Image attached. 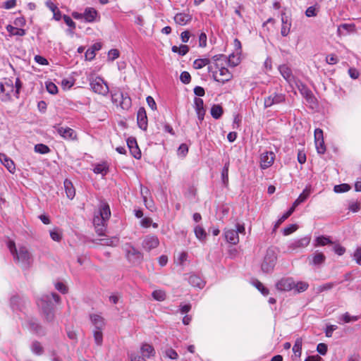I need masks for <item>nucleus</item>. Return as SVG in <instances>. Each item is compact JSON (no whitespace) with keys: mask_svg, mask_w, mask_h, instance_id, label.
Returning a JSON list of instances; mask_svg holds the SVG:
<instances>
[{"mask_svg":"<svg viewBox=\"0 0 361 361\" xmlns=\"http://www.w3.org/2000/svg\"><path fill=\"white\" fill-rule=\"evenodd\" d=\"M8 248L12 254L14 261L23 269H28L33 262V257L29 249L23 245L17 247L15 243L9 240L7 244Z\"/></svg>","mask_w":361,"mask_h":361,"instance_id":"obj_1","label":"nucleus"},{"mask_svg":"<svg viewBox=\"0 0 361 361\" xmlns=\"http://www.w3.org/2000/svg\"><path fill=\"white\" fill-rule=\"evenodd\" d=\"M52 300H54L56 303H59L60 297L55 293H51L42 295L37 302V305L42 310L44 319L48 322H51L54 319V303L52 302Z\"/></svg>","mask_w":361,"mask_h":361,"instance_id":"obj_2","label":"nucleus"},{"mask_svg":"<svg viewBox=\"0 0 361 361\" xmlns=\"http://www.w3.org/2000/svg\"><path fill=\"white\" fill-rule=\"evenodd\" d=\"M88 80L90 88L94 93L102 96H106L109 94V85L101 76L90 75Z\"/></svg>","mask_w":361,"mask_h":361,"instance_id":"obj_3","label":"nucleus"},{"mask_svg":"<svg viewBox=\"0 0 361 361\" xmlns=\"http://www.w3.org/2000/svg\"><path fill=\"white\" fill-rule=\"evenodd\" d=\"M310 190L306 188L303 190L302 192L298 196V197L293 202L292 207L283 214L276 221L275 227H277L282 224L286 219H287L295 211V208L301 203L304 202L310 196Z\"/></svg>","mask_w":361,"mask_h":361,"instance_id":"obj_4","label":"nucleus"},{"mask_svg":"<svg viewBox=\"0 0 361 361\" xmlns=\"http://www.w3.org/2000/svg\"><path fill=\"white\" fill-rule=\"evenodd\" d=\"M239 233L245 234V228L243 224H237L235 229L230 228L224 231V236L226 241L233 245H237L238 243Z\"/></svg>","mask_w":361,"mask_h":361,"instance_id":"obj_5","label":"nucleus"},{"mask_svg":"<svg viewBox=\"0 0 361 361\" xmlns=\"http://www.w3.org/2000/svg\"><path fill=\"white\" fill-rule=\"evenodd\" d=\"M277 256L273 249L269 248L267 250L264 260L261 265V269L264 273H271L276 265Z\"/></svg>","mask_w":361,"mask_h":361,"instance_id":"obj_6","label":"nucleus"},{"mask_svg":"<svg viewBox=\"0 0 361 361\" xmlns=\"http://www.w3.org/2000/svg\"><path fill=\"white\" fill-rule=\"evenodd\" d=\"M14 92L13 82L11 79L4 78L0 81V99L9 101Z\"/></svg>","mask_w":361,"mask_h":361,"instance_id":"obj_7","label":"nucleus"},{"mask_svg":"<svg viewBox=\"0 0 361 361\" xmlns=\"http://www.w3.org/2000/svg\"><path fill=\"white\" fill-rule=\"evenodd\" d=\"M112 102L120 103V106L124 110H128L132 104L131 98L127 93L111 92Z\"/></svg>","mask_w":361,"mask_h":361,"instance_id":"obj_8","label":"nucleus"},{"mask_svg":"<svg viewBox=\"0 0 361 361\" xmlns=\"http://www.w3.org/2000/svg\"><path fill=\"white\" fill-rule=\"evenodd\" d=\"M216 68L219 69V77L217 75V72L213 73L214 79L222 84L231 80L233 78L232 73L228 68L222 66V64L216 63Z\"/></svg>","mask_w":361,"mask_h":361,"instance_id":"obj_9","label":"nucleus"},{"mask_svg":"<svg viewBox=\"0 0 361 361\" xmlns=\"http://www.w3.org/2000/svg\"><path fill=\"white\" fill-rule=\"evenodd\" d=\"M286 101V94L283 93L274 92L264 98V106L265 109L273 105L280 104Z\"/></svg>","mask_w":361,"mask_h":361,"instance_id":"obj_10","label":"nucleus"},{"mask_svg":"<svg viewBox=\"0 0 361 361\" xmlns=\"http://www.w3.org/2000/svg\"><path fill=\"white\" fill-rule=\"evenodd\" d=\"M326 256L322 252L316 250L314 253L307 257V262L310 266L320 268L326 262Z\"/></svg>","mask_w":361,"mask_h":361,"instance_id":"obj_11","label":"nucleus"},{"mask_svg":"<svg viewBox=\"0 0 361 361\" xmlns=\"http://www.w3.org/2000/svg\"><path fill=\"white\" fill-rule=\"evenodd\" d=\"M54 128L64 140L71 141L77 140V133L73 129L69 127H62L59 126H54Z\"/></svg>","mask_w":361,"mask_h":361,"instance_id":"obj_12","label":"nucleus"},{"mask_svg":"<svg viewBox=\"0 0 361 361\" xmlns=\"http://www.w3.org/2000/svg\"><path fill=\"white\" fill-rule=\"evenodd\" d=\"M93 224L95 228V231L99 235H104L106 229L107 220L104 219V217L99 216L98 214L94 215L93 218Z\"/></svg>","mask_w":361,"mask_h":361,"instance_id":"obj_13","label":"nucleus"},{"mask_svg":"<svg viewBox=\"0 0 361 361\" xmlns=\"http://www.w3.org/2000/svg\"><path fill=\"white\" fill-rule=\"evenodd\" d=\"M26 327L33 334L44 335V330L37 319L30 318L25 322Z\"/></svg>","mask_w":361,"mask_h":361,"instance_id":"obj_14","label":"nucleus"},{"mask_svg":"<svg viewBox=\"0 0 361 361\" xmlns=\"http://www.w3.org/2000/svg\"><path fill=\"white\" fill-rule=\"evenodd\" d=\"M159 240L156 235H147L142 240V247L146 251L149 252L158 247Z\"/></svg>","mask_w":361,"mask_h":361,"instance_id":"obj_15","label":"nucleus"},{"mask_svg":"<svg viewBox=\"0 0 361 361\" xmlns=\"http://www.w3.org/2000/svg\"><path fill=\"white\" fill-rule=\"evenodd\" d=\"M276 288L280 291H290L294 289V280L292 278H283L276 283Z\"/></svg>","mask_w":361,"mask_h":361,"instance_id":"obj_16","label":"nucleus"},{"mask_svg":"<svg viewBox=\"0 0 361 361\" xmlns=\"http://www.w3.org/2000/svg\"><path fill=\"white\" fill-rule=\"evenodd\" d=\"M310 235H306L300 239L295 240L289 243L288 247L289 250H294L299 248L306 247L310 243Z\"/></svg>","mask_w":361,"mask_h":361,"instance_id":"obj_17","label":"nucleus"},{"mask_svg":"<svg viewBox=\"0 0 361 361\" xmlns=\"http://www.w3.org/2000/svg\"><path fill=\"white\" fill-rule=\"evenodd\" d=\"M275 154L272 152H265L260 156V166L262 169L269 168L272 165Z\"/></svg>","mask_w":361,"mask_h":361,"instance_id":"obj_18","label":"nucleus"},{"mask_svg":"<svg viewBox=\"0 0 361 361\" xmlns=\"http://www.w3.org/2000/svg\"><path fill=\"white\" fill-rule=\"evenodd\" d=\"M137 123L138 127L146 130L148 125L147 113L144 107H140L137 113Z\"/></svg>","mask_w":361,"mask_h":361,"instance_id":"obj_19","label":"nucleus"},{"mask_svg":"<svg viewBox=\"0 0 361 361\" xmlns=\"http://www.w3.org/2000/svg\"><path fill=\"white\" fill-rule=\"evenodd\" d=\"M128 147L134 158L140 159L141 158V152L137 145L135 137H128L127 140Z\"/></svg>","mask_w":361,"mask_h":361,"instance_id":"obj_20","label":"nucleus"},{"mask_svg":"<svg viewBox=\"0 0 361 361\" xmlns=\"http://www.w3.org/2000/svg\"><path fill=\"white\" fill-rule=\"evenodd\" d=\"M278 69L282 77L288 84H291L293 82H294L295 77L293 75L290 68L288 67L286 64L280 65L278 67Z\"/></svg>","mask_w":361,"mask_h":361,"instance_id":"obj_21","label":"nucleus"},{"mask_svg":"<svg viewBox=\"0 0 361 361\" xmlns=\"http://www.w3.org/2000/svg\"><path fill=\"white\" fill-rule=\"evenodd\" d=\"M11 307L14 312L22 311L25 304V300L18 295L11 297L10 300Z\"/></svg>","mask_w":361,"mask_h":361,"instance_id":"obj_22","label":"nucleus"},{"mask_svg":"<svg viewBox=\"0 0 361 361\" xmlns=\"http://www.w3.org/2000/svg\"><path fill=\"white\" fill-rule=\"evenodd\" d=\"M126 255L128 259L133 262H140L143 258L142 254L133 246H130V249L127 250Z\"/></svg>","mask_w":361,"mask_h":361,"instance_id":"obj_23","label":"nucleus"},{"mask_svg":"<svg viewBox=\"0 0 361 361\" xmlns=\"http://www.w3.org/2000/svg\"><path fill=\"white\" fill-rule=\"evenodd\" d=\"M281 34L283 37H286L289 33L291 27V20L286 16L285 13L281 14Z\"/></svg>","mask_w":361,"mask_h":361,"instance_id":"obj_24","label":"nucleus"},{"mask_svg":"<svg viewBox=\"0 0 361 361\" xmlns=\"http://www.w3.org/2000/svg\"><path fill=\"white\" fill-rule=\"evenodd\" d=\"M175 23L178 25H185L192 20V16L189 13H178L173 18Z\"/></svg>","mask_w":361,"mask_h":361,"instance_id":"obj_25","label":"nucleus"},{"mask_svg":"<svg viewBox=\"0 0 361 361\" xmlns=\"http://www.w3.org/2000/svg\"><path fill=\"white\" fill-rule=\"evenodd\" d=\"M46 6L53 13V18L59 21L62 18V14L57 6L51 0H47L45 3Z\"/></svg>","mask_w":361,"mask_h":361,"instance_id":"obj_26","label":"nucleus"},{"mask_svg":"<svg viewBox=\"0 0 361 361\" xmlns=\"http://www.w3.org/2000/svg\"><path fill=\"white\" fill-rule=\"evenodd\" d=\"M98 16V12L92 7H87L84 11V19L87 23H93Z\"/></svg>","mask_w":361,"mask_h":361,"instance_id":"obj_27","label":"nucleus"},{"mask_svg":"<svg viewBox=\"0 0 361 361\" xmlns=\"http://www.w3.org/2000/svg\"><path fill=\"white\" fill-rule=\"evenodd\" d=\"M90 319L92 324L94 326V329H103L105 322L104 318L100 314H90Z\"/></svg>","mask_w":361,"mask_h":361,"instance_id":"obj_28","label":"nucleus"},{"mask_svg":"<svg viewBox=\"0 0 361 361\" xmlns=\"http://www.w3.org/2000/svg\"><path fill=\"white\" fill-rule=\"evenodd\" d=\"M119 243V238L117 236H113L111 238H104L98 239L97 244L105 246L116 247Z\"/></svg>","mask_w":361,"mask_h":361,"instance_id":"obj_29","label":"nucleus"},{"mask_svg":"<svg viewBox=\"0 0 361 361\" xmlns=\"http://www.w3.org/2000/svg\"><path fill=\"white\" fill-rule=\"evenodd\" d=\"M0 161L8 170L9 172L13 173L16 170L13 161L5 154L0 153Z\"/></svg>","mask_w":361,"mask_h":361,"instance_id":"obj_30","label":"nucleus"},{"mask_svg":"<svg viewBox=\"0 0 361 361\" xmlns=\"http://www.w3.org/2000/svg\"><path fill=\"white\" fill-rule=\"evenodd\" d=\"M63 186L67 197L73 200L75 195V190L72 182L68 179H66L63 182Z\"/></svg>","mask_w":361,"mask_h":361,"instance_id":"obj_31","label":"nucleus"},{"mask_svg":"<svg viewBox=\"0 0 361 361\" xmlns=\"http://www.w3.org/2000/svg\"><path fill=\"white\" fill-rule=\"evenodd\" d=\"M99 216L104 217L106 220H109L111 216V210L108 203L102 202L99 207Z\"/></svg>","mask_w":361,"mask_h":361,"instance_id":"obj_32","label":"nucleus"},{"mask_svg":"<svg viewBox=\"0 0 361 361\" xmlns=\"http://www.w3.org/2000/svg\"><path fill=\"white\" fill-rule=\"evenodd\" d=\"M189 283L199 288H202L204 286V281L197 275L192 274L188 278Z\"/></svg>","mask_w":361,"mask_h":361,"instance_id":"obj_33","label":"nucleus"},{"mask_svg":"<svg viewBox=\"0 0 361 361\" xmlns=\"http://www.w3.org/2000/svg\"><path fill=\"white\" fill-rule=\"evenodd\" d=\"M141 353L143 357L149 358L155 354V350L152 345L145 343L141 347Z\"/></svg>","mask_w":361,"mask_h":361,"instance_id":"obj_34","label":"nucleus"},{"mask_svg":"<svg viewBox=\"0 0 361 361\" xmlns=\"http://www.w3.org/2000/svg\"><path fill=\"white\" fill-rule=\"evenodd\" d=\"M329 244H333V242L329 237L325 235H320L317 237L314 240V246L322 247Z\"/></svg>","mask_w":361,"mask_h":361,"instance_id":"obj_35","label":"nucleus"},{"mask_svg":"<svg viewBox=\"0 0 361 361\" xmlns=\"http://www.w3.org/2000/svg\"><path fill=\"white\" fill-rule=\"evenodd\" d=\"M93 171L94 173L102 174L104 176L109 172V166L106 162L97 164L94 166Z\"/></svg>","mask_w":361,"mask_h":361,"instance_id":"obj_36","label":"nucleus"},{"mask_svg":"<svg viewBox=\"0 0 361 361\" xmlns=\"http://www.w3.org/2000/svg\"><path fill=\"white\" fill-rule=\"evenodd\" d=\"M194 233L196 238L200 241H204L207 238V233L204 228L200 225H197L194 228Z\"/></svg>","mask_w":361,"mask_h":361,"instance_id":"obj_37","label":"nucleus"},{"mask_svg":"<svg viewBox=\"0 0 361 361\" xmlns=\"http://www.w3.org/2000/svg\"><path fill=\"white\" fill-rule=\"evenodd\" d=\"M6 30L11 35L23 36L25 35V30L24 29L16 27L11 25L6 26Z\"/></svg>","mask_w":361,"mask_h":361,"instance_id":"obj_38","label":"nucleus"},{"mask_svg":"<svg viewBox=\"0 0 361 361\" xmlns=\"http://www.w3.org/2000/svg\"><path fill=\"white\" fill-rule=\"evenodd\" d=\"M296 86L300 93L305 98L312 94V92L307 87V86L302 82H296Z\"/></svg>","mask_w":361,"mask_h":361,"instance_id":"obj_39","label":"nucleus"},{"mask_svg":"<svg viewBox=\"0 0 361 361\" xmlns=\"http://www.w3.org/2000/svg\"><path fill=\"white\" fill-rule=\"evenodd\" d=\"M30 350L32 353L37 355H41L44 353V348L41 343L37 341H34L31 345Z\"/></svg>","mask_w":361,"mask_h":361,"instance_id":"obj_40","label":"nucleus"},{"mask_svg":"<svg viewBox=\"0 0 361 361\" xmlns=\"http://www.w3.org/2000/svg\"><path fill=\"white\" fill-rule=\"evenodd\" d=\"M212 116L215 119H219L223 114V109L219 104H214L210 111Z\"/></svg>","mask_w":361,"mask_h":361,"instance_id":"obj_41","label":"nucleus"},{"mask_svg":"<svg viewBox=\"0 0 361 361\" xmlns=\"http://www.w3.org/2000/svg\"><path fill=\"white\" fill-rule=\"evenodd\" d=\"M302 340L301 338H298L295 344L293 347V351L295 357H300L302 353Z\"/></svg>","mask_w":361,"mask_h":361,"instance_id":"obj_42","label":"nucleus"},{"mask_svg":"<svg viewBox=\"0 0 361 361\" xmlns=\"http://www.w3.org/2000/svg\"><path fill=\"white\" fill-rule=\"evenodd\" d=\"M309 288V283L305 281H294V290L297 293L305 292Z\"/></svg>","mask_w":361,"mask_h":361,"instance_id":"obj_43","label":"nucleus"},{"mask_svg":"<svg viewBox=\"0 0 361 361\" xmlns=\"http://www.w3.org/2000/svg\"><path fill=\"white\" fill-rule=\"evenodd\" d=\"M230 163L229 161H227L222 169L221 171V179L224 185H227L228 183V169H229Z\"/></svg>","mask_w":361,"mask_h":361,"instance_id":"obj_44","label":"nucleus"},{"mask_svg":"<svg viewBox=\"0 0 361 361\" xmlns=\"http://www.w3.org/2000/svg\"><path fill=\"white\" fill-rule=\"evenodd\" d=\"M171 51L178 53L180 56H185L189 51V47L187 45H180L179 47L173 46Z\"/></svg>","mask_w":361,"mask_h":361,"instance_id":"obj_45","label":"nucleus"},{"mask_svg":"<svg viewBox=\"0 0 361 361\" xmlns=\"http://www.w3.org/2000/svg\"><path fill=\"white\" fill-rule=\"evenodd\" d=\"M239 55L240 54H237V53H233L228 56V59L226 58V60L231 66L235 67L240 63V60Z\"/></svg>","mask_w":361,"mask_h":361,"instance_id":"obj_46","label":"nucleus"},{"mask_svg":"<svg viewBox=\"0 0 361 361\" xmlns=\"http://www.w3.org/2000/svg\"><path fill=\"white\" fill-rule=\"evenodd\" d=\"M210 63L209 59H197L193 62V67L195 69H201Z\"/></svg>","mask_w":361,"mask_h":361,"instance_id":"obj_47","label":"nucleus"},{"mask_svg":"<svg viewBox=\"0 0 361 361\" xmlns=\"http://www.w3.org/2000/svg\"><path fill=\"white\" fill-rule=\"evenodd\" d=\"M305 99L310 109H314L318 106L317 99L314 97L313 93L309 95L307 97H305Z\"/></svg>","mask_w":361,"mask_h":361,"instance_id":"obj_48","label":"nucleus"},{"mask_svg":"<svg viewBox=\"0 0 361 361\" xmlns=\"http://www.w3.org/2000/svg\"><path fill=\"white\" fill-rule=\"evenodd\" d=\"M152 296L157 301H164L166 299V293L162 290H155L152 292Z\"/></svg>","mask_w":361,"mask_h":361,"instance_id":"obj_49","label":"nucleus"},{"mask_svg":"<svg viewBox=\"0 0 361 361\" xmlns=\"http://www.w3.org/2000/svg\"><path fill=\"white\" fill-rule=\"evenodd\" d=\"M93 334L96 344L101 345L103 342L102 329H94Z\"/></svg>","mask_w":361,"mask_h":361,"instance_id":"obj_50","label":"nucleus"},{"mask_svg":"<svg viewBox=\"0 0 361 361\" xmlns=\"http://www.w3.org/2000/svg\"><path fill=\"white\" fill-rule=\"evenodd\" d=\"M51 238L56 242H59L62 238V232L59 228H54L50 231Z\"/></svg>","mask_w":361,"mask_h":361,"instance_id":"obj_51","label":"nucleus"},{"mask_svg":"<svg viewBox=\"0 0 361 361\" xmlns=\"http://www.w3.org/2000/svg\"><path fill=\"white\" fill-rule=\"evenodd\" d=\"M164 356L171 360H177L178 358L177 352L171 348L165 350Z\"/></svg>","mask_w":361,"mask_h":361,"instance_id":"obj_52","label":"nucleus"},{"mask_svg":"<svg viewBox=\"0 0 361 361\" xmlns=\"http://www.w3.org/2000/svg\"><path fill=\"white\" fill-rule=\"evenodd\" d=\"M35 151L37 153L45 154H47L50 149L48 146L44 144H37L35 146Z\"/></svg>","mask_w":361,"mask_h":361,"instance_id":"obj_53","label":"nucleus"},{"mask_svg":"<svg viewBox=\"0 0 361 361\" xmlns=\"http://www.w3.org/2000/svg\"><path fill=\"white\" fill-rule=\"evenodd\" d=\"M350 189L349 185L346 183H343L340 185H336L334 188V191L336 193L345 192L348 191Z\"/></svg>","mask_w":361,"mask_h":361,"instance_id":"obj_54","label":"nucleus"},{"mask_svg":"<svg viewBox=\"0 0 361 361\" xmlns=\"http://www.w3.org/2000/svg\"><path fill=\"white\" fill-rule=\"evenodd\" d=\"M317 151L319 154H323L326 152V146L324 140L314 141Z\"/></svg>","mask_w":361,"mask_h":361,"instance_id":"obj_55","label":"nucleus"},{"mask_svg":"<svg viewBox=\"0 0 361 361\" xmlns=\"http://www.w3.org/2000/svg\"><path fill=\"white\" fill-rule=\"evenodd\" d=\"M319 12V8L317 6H312L307 8L305 11V15L307 17H314L317 15Z\"/></svg>","mask_w":361,"mask_h":361,"instance_id":"obj_56","label":"nucleus"},{"mask_svg":"<svg viewBox=\"0 0 361 361\" xmlns=\"http://www.w3.org/2000/svg\"><path fill=\"white\" fill-rule=\"evenodd\" d=\"M336 283L334 282H329L324 284H322L317 287V293H322L326 290H331L335 286Z\"/></svg>","mask_w":361,"mask_h":361,"instance_id":"obj_57","label":"nucleus"},{"mask_svg":"<svg viewBox=\"0 0 361 361\" xmlns=\"http://www.w3.org/2000/svg\"><path fill=\"white\" fill-rule=\"evenodd\" d=\"M254 285L261 292V293L263 295L266 296L269 294L268 288H265L260 281H256L254 283Z\"/></svg>","mask_w":361,"mask_h":361,"instance_id":"obj_58","label":"nucleus"},{"mask_svg":"<svg viewBox=\"0 0 361 361\" xmlns=\"http://www.w3.org/2000/svg\"><path fill=\"white\" fill-rule=\"evenodd\" d=\"M13 87H14V92L13 93V95L18 98L20 90L22 87V82L19 78H17L16 79V82H15V84H13Z\"/></svg>","mask_w":361,"mask_h":361,"instance_id":"obj_59","label":"nucleus"},{"mask_svg":"<svg viewBox=\"0 0 361 361\" xmlns=\"http://www.w3.org/2000/svg\"><path fill=\"white\" fill-rule=\"evenodd\" d=\"M298 229V226L296 224H290L287 227L284 228L283 230V234L284 235H288L295 232Z\"/></svg>","mask_w":361,"mask_h":361,"instance_id":"obj_60","label":"nucleus"},{"mask_svg":"<svg viewBox=\"0 0 361 361\" xmlns=\"http://www.w3.org/2000/svg\"><path fill=\"white\" fill-rule=\"evenodd\" d=\"M47 90L51 94H55L58 92L57 86L52 82H49L46 84Z\"/></svg>","mask_w":361,"mask_h":361,"instance_id":"obj_61","label":"nucleus"},{"mask_svg":"<svg viewBox=\"0 0 361 361\" xmlns=\"http://www.w3.org/2000/svg\"><path fill=\"white\" fill-rule=\"evenodd\" d=\"M180 81L184 84H188L191 80V76L187 71H183L180 75Z\"/></svg>","mask_w":361,"mask_h":361,"instance_id":"obj_62","label":"nucleus"},{"mask_svg":"<svg viewBox=\"0 0 361 361\" xmlns=\"http://www.w3.org/2000/svg\"><path fill=\"white\" fill-rule=\"evenodd\" d=\"M195 111L205 110L204 108V102L202 99L195 97L194 99Z\"/></svg>","mask_w":361,"mask_h":361,"instance_id":"obj_63","label":"nucleus"},{"mask_svg":"<svg viewBox=\"0 0 361 361\" xmlns=\"http://www.w3.org/2000/svg\"><path fill=\"white\" fill-rule=\"evenodd\" d=\"M353 259L356 263L361 265V247H357L353 253Z\"/></svg>","mask_w":361,"mask_h":361,"instance_id":"obj_64","label":"nucleus"}]
</instances>
